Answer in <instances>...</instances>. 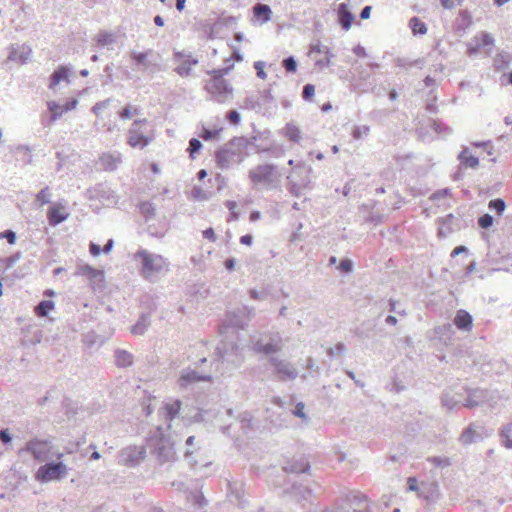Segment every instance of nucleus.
<instances>
[{"mask_svg":"<svg viewBox=\"0 0 512 512\" xmlns=\"http://www.w3.org/2000/svg\"><path fill=\"white\" fill-rule=\"evenodd\" d=\"M134 260L140 261L139 273L151 283L157 282L170 270V262L167 258L146 249H139L134 254Z\"/></svg>","mask_w":512,"mask_h":512,"instance_id":"nucleus-1","label":"nucleus"},{"mask_svg":"<svg viewBox=\"0 0 512 512\" xmlns=\"http://www.w3.org/2000/svg\"><path fill=\"white\" fill-rule=\"evenodd\" d=\"M232 67L233 65H230L225 68L207 71L209 75H212V78L206 83L205 90L218 103H226L232 98L233 87L223 78Z\"/></svg>","mask_w":512,"mask_h":512,"instance_id":"nucleus-2","label":"nucleus"},{"mask_svg":"<svg viewBox=\"0 0 512 512\" xmlns=\"http://www.w3.org/2000/svg\"><path fill=\"white\" fill-rule=\"evenodd\" d=\"M249 146V140L244 137H234L217 150L215 159L221 168H228L232 163L242 162L246 156L244 150Z\"/></svg>","mask_w":512,"mask_h":512,"instance_id":"nucleus-3","label":"nucleus"},{"mask_svg":"<svg viewBox=\"0 0 512 512\" xmlns=\"http://www.w3.org/2000/svg\"><path fill=\"white\" fill-rule=\"evenodd\" d=\"M148 446L151 448V453L158 460L160 464L173 461L175 459V449L173 443L169 438L165 437L162 432V427H157V433L149 439Z\"/></svg>","mask_w":512,"mask_h":512,"instance_id":"nucleus-4","label":"nucleus"},{"mask_svg":"<svg viewBox=\"0 0 512 512\" xmlns=\"http://www.w3.org/2000/svg\"><path fill=\"white\" fill-rule=\"evenodd\" d=\"M242 357L239 354V347L235 343H224L222 342L217 346L212 366H215V371H220V365L231 364L233 367H237L241 364Z\"/></svg>","mask_w":512,"mask_h":512,"instance_id":"nucleus-5","label":"nucleus"},{"mask_svg":"<svg viewBox=\"0 0 512 512\" xmlns=\"http://www.w3.org/2000/svg\"><path fill=\"white\" fill-rule=\"evenodd\" d=\"M248 178L255 186L261 185L267 189H272L277 181V166L274 164L257 165L249 170Z\"/></svg>","mask_w":512,"mask_h":512,"instance_id":"nucleus-6","label":"nucleus"},{"mask_svg":"<svg viewBox=\"0 0 512 512\" xmlns=\"http://www.w3.org/2000/svg\"><path fill=\"white\" fill-rule=\"evenodd\" d=\"M68 470L63 462L51 461L38 468L35 479L41 483L60 481L67 475Z\"/></svg>","mask_w":512,"mask_h":512,"instance_id":"nucleus-7","label":"nucleus"},{"mask_svg":"<svg viewBox=\"0 0 512 512\" xmlns=\"http://www.w3.org/2000/svg\"><path fill=\"white\" fill-rule=\"evenodd\" d=\"M282 347V338L278 333L261 335L252 342L253 351L265 355L277 353Z\"/></svg>","mask_w":512,"mask_h":512,"instance_id":"nucleus-8","label":"nucleus"},{"mask_svg":"<svg viewBox=\"0 0 512 512\" xmlns=\"http://www.w3.org/2000/svg\"><path fill=\"white\" fill-rule=\"evenodd\" d=\"M268 361L274 367L275 374L280 381L294 380L297 378L298 371L292 363L276 356H271Z\"/></svg>","mask_w":512,"mask_h":512,"instance_id":"nucleus-9","label":"nucleus"},{"mask_svg":"<svg viewBox=\"0 0 512 512\" xmlns=\"http://www.w3.org/2000/svg\"><path fill=\"white\" fill-rule=\"evenodd\" d=\"M146 119H136L128 131L127 143L131 147L144 148L150 143V139L140 131V125L145 124Z\"/></svg>","mask_w":512,"mask_h":512,"instance_id":"nucleus-10","label":"nucleus"},{"mask_svg":"<svg viewBox=\"0 0 512 512\" xmlns=\"http://www.w3.org/2000/svg\"><path fill=\"white\" fill-rule=\"evenodd\" d=\"M146 450L143 446H129L121 450V461L128 466H135L145 458Z\"/></svg>","mask_w":512,"mask_h":512,"instance_id":"nucleus-11","label":"nucleus"},{"mask_svg":"<svg viewBox=\"0 0 512 512\" xmlns=\"http://www.w3.org/2000/svg\"><path fill=\"white\" fill-rule=\"evenodd\" d=\"M211 379L210 374L199 373L195 370H185L178 379V385L180 388L187 389L198 382L211 381Z\"/></svg>","mask_w":512,"mask_h":512,"instance_id":"nucleus-12","label":"nucleus"},{"mask_svg":"<svg viewBox=\"0 0 512 512\" xmlns=\"http://www.w3.org/2000/svg\"><path fill=\"white\" fill-rule=\"evenodd\" d=\"M484 430V427L478 423H470L468 427H466L460 437L459 441L463 445H469L472 444L478 440H481L483 438L482 432Z\"/></svg>","mask_w":512,"mask_h":512,"instance_id":"nucleus-13","label":"nucleus"},{"mask_svg":"<svg viewBox=\"0 0 512 512\" xmlns=\"http://www.w3.org/2000/svg\"><path fill=\"white\" fill-rule=\"evenodd\" d=\"M25 450L33 455L38 461H44L49 454V446L46 441L30 440L27 442Z\"/></svg>","mask_w":512,"mask_h":512,"instance_id":"nucleus-14","label":"nucleus"},{"mask_svg":"<svg viewBox=\"0 0 512 512\" xmlns=\"http://www.w3.org/2000/svg\"><path fill=\"white\" fill-rule=\"evenodd\" d=\"M75 275L86 277L93 286L104 282V272L87 264L80 265Z\"/></svg>","mask_w":512,"mask_h":512,"instance_id":"nucleus-15","label":"nucleus"},{"mask_svg":"<svg viewBox=\"0 0 512 512\" xmlns=\"http://www.w3.org/2000/svg\"><path fill=\"white\" fill-rule=\"evenodd\" d=\"M246 310L247 308L244 307L229 312L227 315L228 325L236 329H244L250 320L249 317L246 316Z\"/></svg>","mask_w":512,"mask_h":512,"instance_id":"nucleus-16","label":"nucleus"},{"mask_svg":"<svg viewBox=\"0 0 512 512\" xmlns=\"http://www.w3.org/2000/svg\"><path fill=\"white\" fill-rule=\"evenodd\" d=\"M337 15L338 22L341 25L342 29H344L345 31L349 30L352 26L355 16L349 10L348 5L346 3H341L338 6Z\"/></svg>","mask_w":512,"mask_h":512,"instance_id":"nucleus-17","label":"nucleus"},{"mask_svg":"<svg viewBox=\"0 0 512 512\" xmlns=\"http://www.w3.org/2000/svg\"><path fill=\"white\" fill-rule=\"evenodd\" d=\"M310 463L307 459L304 457H301L300 459H294L289 462L283 467V470L287 473H308L310 471Z\"/></svg>","mask_w":512,"mask_h":512,"instance_id":"nucleus-18","label":"nucleus"},{"mask_svg":"<svg viewBox=\"0 0 512 512\" xmlns=\"http://www.w3.org/2000/svg\"><path fill=\"white\" fill-rule=\"evenodd\" d=\"M454 324L459 330L470 331L473 326V318L469 312L460 309L455 315Z\"/></svg>","mask_w":512,"mask_h":512,"instance_id":"nucleus-19","label":"nucleus"},{"mask_svg":"<svg viewBox=\"0 0 512 512\" xmlns=\"http://www.w3.org/2000/svg\"><path fill=\"white\" fill-rule=\"evenodd\" d=\"M285 492L297 501H308L312 495V490L302 484H293Z\"/></svg>","mask_w":512,"mask_h":512,"instance_id":"nucleus-20","label":"nucleus"},{"mask_svg":"<svg viewBox=\"0 0 512 512\" xmlns=\"http://www.w3.org/2000/svg\"><path fill=\"white\" fill-rule=\"evenodd\" d=\"M475 45L468 48L469 56H472L480 51L485 46H490L494 43L493 37L489 33H481L480 36L474 37Z\"/></svg>","mask_w":512,"mask_h":512,"instance_id":"nucleus-21","label":"nucleus"},{"mask_svg":"<svg viewBox=\"0 0 512 512\" xmlns=\"http://www.w3.org/2000/svg\"><path fill=\"white\" fill-rule=\"evenodd\" d=\"M345 499L350 505L355 507L354 512H370L368 509H365V510L358 509L359 507H361V505L363 503L367 502L366 495L362 494L361 492L350 491L349 493L346 494Z\"/></svg>","mask_w":512,"mask_h":512,"instance_id":"nucleus-22","label":"nucleus"},{"mask_svg":"<svg viewBox=\"0 0 512 512\" xmlns=\"http://www.w3.org/2000/svg\"><path fill=\"white\" fill-rule=\"evenodd\" d=\"M70 68L64 65L59 66L50 76L49 89H54L61 81L68 80Z\"/></svg>","mask_w":512,"mask_h":512,"instance_id":"nucleus-23","label":"nucleus"},{"mask_svg":"<svg viewBox=\"0 0 512 512\" xmlns=\"http://www.w3.org/2000/svg\"><path fill=\"white\" fill-rule=\"evenodd\" d=\"M151 324L150 314L143 313L138 321L131 327V333L134 335H143Z\"/></svg>","mask_w":512,"mask_h":512,"instance_id":"nucleus-24","label":"nucleus"},{"mask_svg":"<svg viewBox=\"0 0 512 512\" xmlns=\"http://www.w3.org/2000/svg\"><path fill=\"white\" fill-rule=\"evenodd\" d=\"M253 14L262 23H266L271 20L272 10L267 4L258 3L253 7Z\"/></svg>","mask_w":512,"mask_h":512,"instance_id":"nucleus-25","label":"nucleus"},{"mask_svg":"<svg viewBox=\"0 0 512 512\" xmlns=\"http://www.w3.org/2000/svg\"><path fill=\"white\" fill-rule=\"evenodd\" d=\"M48 221L51 226H57L68 218V214L64 213L57 206H52L48 210Z\"/></svg>","mask_w":512,"mask_h":512,"instance_id":"nucleus-26","label":"nucleus"},{"mask_svg":"<svg viewBox=\"0 0 512 512\" xmlns=\"http://www.w3.org/2000/svg\"><path fill=\"white\" fill-rule=\"evenodd\" d=\"M120 161V155L114 154H103L100 158V164L106 171L116 170Z\"/></svg>","mask_w":512,"mask_h":512,"instance_id":"nucleus-27","label":"nucleus"},{"mask_svg":"<svg viewBox=\"0 0 512 512\" xmlns=\"http://www.w3.org/2000/svg\"><path fill=\"white\" fill-rule=\"evenodd\" d=\"M484 400V393L480 389L468 390V397L463 404L467 408L479 406Z\"/></svg>","mask_w":512,"mask_h":512,"instance_id":"nucleus-28","label":"nucleus"},{"mask_svg":"<svg viewBox=\"0 0 512 512\" xmlns=\"http://www.w3.org/2000/svg\"><path fill=\"white\" fill-rule=\"evenodd\" d=\"M181 405L182 403L178 399L173 402L166 403L163 407V416L165 420L171 422L179 413Z\"/></svg>","mask_w":512,"mask_h":512,"instance_id":"nucleus-29","label":"nucleus"},{"mask_svg":"<svg viewBox=\"0 0 512 512\" xmlns=\"http://www.w3.org/2000/svg\"><path fill=\"white\" fill-rule=\"evenodd\" d=\"M460 397H457V394L453 393L452 390H445L441 396V403L448 410H453L460 403Z\"/></svg>","mask_w":512,"mask_h":512,"instance_id":"nucleus-30","label":"nucleus"},{"mask_svg":"<svg viewBox=\"0 0 512 512\" xmlns=\"http://www.w3.org/2000/svg\"><path fill=\"white\" fill-rule=\"evenodd\" d=\"M115 362L118 367H129L132 365L133 356L126 350L117 349L115 351Z\"/></svg>","mask_w":512,"mask_h":512,"instance_id":"nucleus-31","label":"nucleus"},{"mask_svg":"<svg viewBox=\"0 0 512 512\" xmlns=\"http://www.w3.org/2000/svg\"><path fill=\"white\" fill-rule=\"evenodd\" d=\"M468 153H469V149L467 147H464L458 155V160L465 167L476 168L479 164L478 157L468 155Z\"/></svg>","mask_w":512,"mask_h":512,"instance_id":"nucleus-32","label":"nucleus"},{"mask_svg":"<svg viewBox=\"0 0 512 512\" xmlns=\"http://www.w3.org/2000/svg\"><path fill=\"white\" fill-rule=\"evenodd\" d=\"M55 307V303L52 300H42L35 307V314L38 317H46Z\"/></svg>","mask_w":512,"mask_h":512,"instance_id":"nucleus-33","label":"nucleus"},{"mask_svg":"<svg viewBox=\"0 0 512 512\" xmlns=\"http://www.w3.org/2000/svg\"><path fill=\"white\" fill-rule=\"evenodd\" d=\"M139 211L146 221H149L155 217L156 208L155 206L147 201L141 202L139 204Z\"/></svg>","mask_w":512,"mask_h":512,"instance_id":"nucleus-34","label":"nucleus"},{"mask_svg":"<svg viewBox=\"0 0 512 512\" xmlns=\"http://www.w3.org/2000/svg\"><path fill=\"white\" fill-rule=\"evenodd\" d=\"M409 27L411 28L414 35H424L427 32L426 24L418 17H412L409 20Z\"/></svg>","mask_w":512,"mask_h":512,"instance_id":"nucleus-35","label":"nucleus"},{"mask_svg":"<svg viewBox=\"0 0 512 512\" xmlns=\"http://www.w3.org/2000/svg\"><path fill=\"white\" fill-rule=\"evenodd\" d=\"M285 136L292 142L298 143L301 138V131L294 124L288 123L284 128Z\"/></svg>","mask_w":512,"mask_h":512,"instance_id":"nucleus-36","label":"nucleus"},{"mask_svg":"<svg viewBox=\"0 0 512 512\" xmlns=\"http://www.w3.org/2000/svg\"><path fill=\"white\" fill-rule=\"evenodd\" d=\"M394 63L397 67L408 69L413 66L421 67L423 65V60L422 59L410 60L409 58L398 57L394 60Z\"/></svg>","mask_w":512,"mask_h":512,"instance_id":"nucleus-37","label":"nucleus"},{"mask_svg":"<svg viewBox=\"0 0 512 512\" xmlns=\"http://www.w3.org/2000/svg\"><path fill=\"white\" fill-rule=\"evenodd\" d=\"M504 446L512 449V422L503 427L500 433Z\"/></svg>","mask_w":512,"mask_h":512,"instance_id":"nucleus-38","label":"nucleus"},{"mask_svg":"<svg viewBox=\"0 0 512 512\" xmlns=\"http://www.w3.org/2000/svg\"><path fill=\"white\" fill-rule=\"evenodd\" d=\"M94 191L97 193L98 196L110 201L114 200L116 196L114 195V192L108 188L105 184H98Z\"/></svg>","mask_w":512,"mask_h":512,"instance_id":"nucleus-39","label":"nucleus"},{"mask_svg":"<svg viewBox=\"0 0 512 512\" xmlns=\"http://www.w3.org/2000/svg\"><path fill=\"white\" fill-rule=\"evenodd\" d=\"M488 208L495 211L497 215L501 216L506 209V203L502 198H495L489 201Z\"/></svg>","mask_w":512,"mask_h":512,"instance_id":"nucleus-40","label":"nucleus"},{"mask_svg":"<svg viewBox=\"0 0 512 512\" xmlns=\"http://www.w3.org/2000/svg\"><path fill=\"white\" fill-rule=\"evenodd\" d=\"M191 197L195 201H206L210 199L211 193L204 191L199 186H194L191 190Z\"/></svg>","mask_w":512,"mask_h":512,"instance_id":"nucleus-41","label":"nucleus"},{"mask_svg":"<svg viewBox=\"0 0 512 512\" xmlns=\"http://www.w3.org/2000/svg\"><path fill=\"white\" fill-rule=\"evenodd\" d=\"M97 44L99 46H106V45H109V44H112L115 42V37L112 33L110 32H107V31H102L100 32L98 35H97Z\"/></svg>","mask_w":512,"mask_h":512,"instance_id":"nucleus-42","label":"nucleus"},{"mask_svg":"<svg viewBox=\"0 0 512 512\" xmlns=\"http://www.w3.org/2000/svg\"><path fill=\"white\" fill-rule=\"evenodd\" d=\"M230 501L235 503L240 508H245L247 506V501L243 498L239 490H230Z\"/></svg>","mask_w":512,"mask_h":512,"instance_id":"nucleus-43","label":"nucleus"},{"mask_svg":"<svg viewBox=\"0 0 512 512\" xmlns=\"http://www.w3.org/2000/svg\"><path fill=\"white\" fill-rule=\"evenodd\" d=\"M48 109L50 110L51 112V121H56L57 119H59L63 112H62V106H60L57 102L55 101H50L48 102Z\"/></svg>","mask_w":512,"mask_h":512,"instance_id":"nucleus-44","label":"nucleus"},{"mask_svg":"<svg viewBox=\"0 0 512 512\" xmlns=\"http://www.w3.org/2000/svg\"><path fill=\"white\" fill-rule=\"evenodd\" d=\"M346 351H347V349H346L345 344L342 342H339L333 348H328L326 352L331 358H334L337 356L344 355L346 353Z\"/></svg>","mask_w":512,"mask_h":512,"instance_id":"nucleus-45","label":"nucleus"},{"mask_svg":"<svg viewBox=\"0 0 512 512\" xmlns=\"http://www.w3.org/2000/svg\"><path fill=\"white\" fill-rule=\"evenodd\" d=\"M283 68L290 73H294L297 70V61L294 56H289L282 61Z\"/></svg>","mask_w":512,"mask_h":512,"instance_id":"nucleus-46","label":"nucleus"},{"mask_svg":"<svg viewBox=\"0 0 512 512\" xmlns=\"http://www.w3.org/2000/svg\"><path fill=\"white\" fill-rule=\"evenodd\" d=\"M369 132H370L369 126L361 125V126H357L354 128V130L352 132V136L354 139L358 140V139L368 136Z\"/></svg>","mask_w":512,"mask_h":512,"instance_id":"nucleus-47","label":"nucleus"},{"mask_svg":"<svg viewBox=\"0 0 512 512\" xmlns=\"http://www.w3.org/2000/svg\"><path fill=\"white\" fill-rule=\"evenodd\" d=\"M202 147H203L202 142L199 139H197V138L190 139L189 146L187 149L188 152L190 153V157L194 158V154L198 153Z\"/></svg>","mask_w":512,"mask_h":512,"instance_id":"nucleus-48","label":"nucleus"},{"mask_svg":"<svg viewBox=\"0 0 512 512\" xmlns=\"http://www.w3.org/2000/svg\"><path fill=\"white\" fill-rule=\"evenodd\" d=\"M494 223L492 215L486 213L478 218V225L483 229H489Z\"/></svg>","mask_w":512,"mask_h":512,"instance_id":"nucleus-49","label":"nucleus"},{"mask_svg":"<svg viewBox=\"0 0 512 512\" xmlns=\"http://www.w3.org/2000/svg\"><path fill=\"white\" fill-rule=\"evenodd\" d=\"M220 131H221V129L211 130V129L203 127L200 137L205 141H210V140L215 139Z\"/></svg>","mask_w":512,"mask_h":512,"instance_id":"nucleus-50","label":"nucleus"},{"mask_svg":"<svg viewBox=\"0 0 512 512\" xmlns=\"http://www.w3.org/2000/svg\"><path fill=\"white\" fill-rule=\"evenodd\" d=\"M51 193L48 187L43 188L36 195V200L40 202L42 205L50 203Z\"/></svg>","mask_w":512,"mask_h":512,"instance_id":"nucleus-51","label":"nucleus"},{"mask_svg":"<svg viewBox=\"0 0 512 512\" xmlns=\"http://www.w3.org/2000/svg\"><path fill=\"white\" fill-rule=\"evenodd\" d=\"M315 94V86L313 84L307 83L303 86L302 97L305 101L312 100Z\"/></svg>","mask_w":512,"mask_h":512,"instance_id":"nucleus-52","label":"nucleus"},{"mask_svg":"<svg viewBox=\"0 0 512 512\" xmlns=\"http://www.w3.org/2000/svg\"><path fill=\"white\" fill-rule=\"evenodd\" d=\"M139 112V109L138 108H135L131 105H127L125 106L121 112H120V117L122 119H130L132 117L133 114H136Z\"/></svg>","mask_w":512,"mask_h":512,"instance_id":"nucleus-53","label":"nucleus"},{"mask_svg":"<svg viewBox=\"0 0 512 512\" xmlns=\"http://www.w3.org/2000/svg\"><path fill=\"white\" fill-rule=\"evenodd\" d=\"M111 103V99L108 98L106 100H103V101H100V102H97L93 107H92V112L99 116V114L101 113L102 110L106 109L107 107H109Z\"/></svg>","mask_w":512,"mask_h":512,"instance_id":"nucleus-54","label":"nucleus"},{"mask_svg":"<svg viewBox=\"0 0 512 512\" xmlns=\"http://www.w3.org/2000/svg\"><path fill=\"white\" fill-rule=\"evenodd\" d=\"M305 405L303 402H299L296 404L295 409L291 410V414L301 418L303 420H307V416L304 412Z\"/></svg>","mask_w":512,"mask_h":512,"instance_id":"nucleus-55","label":"nucleus"},{"mask_svg":"<svg viewBox=\"0 0 512 512\" xmlns=\"http://www.w3.org/2000/svg\"><path fill=\"white\" fill-rule=\"evenodd\" d=\"M132 59L138 64L146 66L147 52H132Z\"/></svg>","mask_w":512,"mask_h":512,"instance_id":"nucleus-56","label":"nucleus"},{"mask_svg":"<svg viewBox=\"0 0 512 512\" xmlns=\"http://www.w3.org/2000/svg\"><path fill=\"white\" fill-rule=\"evenodd\" d=\"M175 71L181 77H187L191 74V67H189L187 62L184 60L181 65L175 68Z\"/></svg>","mask_w":512,"mask_h":512,"instance_id":"nucleus-57","label":"nucleus"},{"mask_svg":"<svg viewBox=\"0 0 512 512\" xmlns=\"http://www.w3.org/2000/svg\"><path fill=\"white\" fill-rule=\"evenodd\" d=\"M226 119L230 123H232L234 125H237L241 121V115H240V113L237 110H230L226 114Z\"/></svg>","mask_w":512,"mask_h":512,"instance_id":"nucleus-58","label":"nucleus"},{"mask_svg":"<svg viewBox=\"0 0 512 512\" xmlns=\"http://www.w3.org/2000/svg\"><path fill=\"white\" fill-rule=\"evenodd\" d=\"M451 193V190L449 188H444V189H440V190H437L435 191L430 199L433 200V201H437V200H440L442 198H446L450 195Z\"/></svg>","mask_w":512,"mask_h":512,"instance_id":"nucleus-59","label":"nucleus"},{"mask_svg":"<svg viewBox=\"0 0 512 512\" xmlns=\"http://www.w3.org/2000/svg\"><path fill=\"white\" fill-rule=\"evenodd\" d=\"M0 238L7 239L9 244L13 245L17 240V235L13 230L8 229L0 233Z\"/></svg>","mask_w":512,"mask_h":512,"instance_id":"nucleus-60","label":"nucleus"},{"mask_svg":"<svg viewBox=\"0 0 512 512\" xmlns=\"http://www.w3.org/2000/svg\"><path fill=\"white\" fill-rule=\"evenodd\" d=\"M338 268L344 273H350L353 270V262L348 258L342 259Z\"/></svg>","mask_w":512,"mask_h":512,"instance_id":"nucleus-61","label":"nucleus"},{"mask_svg":"<svg viewBox=\"0 0 512 512\" xmlns=\"http://www.w3.org/2000/svg\"><path fill=\"white\" fill-rule=\"evenodd\" d=\"M0 441L4 445H8L12 442V435L7 428L0 430Z\"/></svg>","mask_w":512,"mask_h":512,"instance_id":"nucleus-62","label":"nucleus"},{"mask_svg":"<svg viewBox=\"0 0 512 512\" xmlns=\"http://www.w3.org/2000/svg\"><path fill=\"white\" fill-rule=\"evenodd\" d=\"M388 306H389V311L390 312H393V313H396L400 316H405L407 313L405 311V309H398L397 308V302L393 299H390L389 302H388Z\"/></svg>","mask_w":512,"mask_h":512,"instance_id":"nucleus-63","label":"nucleus"},{"mask_svg":"<svg viewBox=\"0 0 512 512\" xmlns=\"http://www.w3.org/2000/svg\"><path fill=\"white\" fill-rule=\"evenodd\" d=\"M264 66H265V63L263 61H256L254 63V67L257 71V76L260 78V79H266L267 75L264 71Z\"/></svg>","mask_w":512,"mask_h":512,"instance_id":"nucleus-64","label":"nucleus"}]
</instances>
